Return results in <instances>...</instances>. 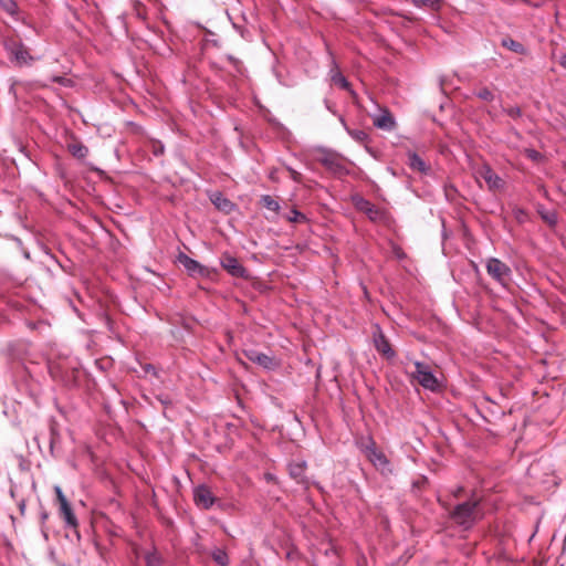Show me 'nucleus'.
Segmentation results:
<instances>
[{
  "label": "nucleus",
  "mask_w": 566,
  "mask_h": 566,
  "mask_svg": "<svg viewBox=\"0 0 566 566\" xmlns=\"http://www.w3.org/2000/svg\"><path fill=\"white\" fill-rule=\"evenodd\" d=\"M479 501L460 503L450 511V518L463 530H470L481 518Z\"/></svg>",
  "instance_id": "obj_1"
},
{
  "label": "nucleus",
  "mask_w": 566,
  "mask_h": 566,
  "mask_svg": "<svg viewBox=\"0 0 566 566\" xmlns=\"http://www.w3.org/2000/svg\"><path fill=\"white\" fill-rule=\"evenodd\" d=\"M3 48L8 53L9 60L17 66L31 65L34 61L28 48L20 40L6 38L3 40Z\"/></svg>",
  "instance_id": "obj_2"
},
{
  "label": "nucleus",
  "mask_w": 566,
  "mask_h": 566,
  "mask_svg": "<svg viewBox=\"0 0 566 566\" xmlns=\"http://www.w3.org/2000/svg\"><path fill=\"white\" fill-rule=\"evenodd\" d=\"M488 274L501 286L507 287L511 281L512 271L507 264L497 258H489L485 262Z\"/></svg>",
  "instance_id": "obj_3"
},
{
  "label": "nucleus",
  "mask_w": 566,
  "mask_h": 566,
  "mask_svg": "<svg viewBox=\"0 0 566 566\" xmlns=\"http://www.w3.org/2000/svg\"><path fill=\"white\" fill-rule=\"evenodd\" d=\"M415 370L411 377L416 379L424 389L434 391L439 387L437 377L433 375L430 366L422 361H415Z\"/></svg>",
  "instance_id": "obj_4"
},
{
  "label": "nucleus",
  "mask_w": 566,
  "mask_h": 566,
  "mask_svg": "<svg viewBox=\"0 0 566 566\" xmlns=\"http://www.w3.org/2000/svg\"><path fill=\"white\" fill-rule=\"evenodd\" d=\"M361 450L378 470L381 472L390 471L389 460L384 452L377 449L375 441L370 437L366 442L361 443Z\"/></svg>",
  "instance_id": "obj_5"
},
{
  "label": "nucleus",
  "mask_w": 566,
  "mask_h": 566,
  "mask_svg": "<svg viewBox=\"0 0 566 566\" xmlns=\"http://www.w3.org/2000/svg\"><path fill=\"white\" fill-rule=\"evenodd\" d=\"M54 492L59 504L60 515L63 517L66 527L76 528L78 525L77 518L73 512V509L64 495L61 486L55 485Z\"/></svg>",
  "instance_id": "obj_6"
},
{
  "label": "nucleus",
  "mask_w": 566,
  "mask_h": 566,
  "mask_svg": "<svg viewBox=\"0 0 566 566\" xmlns=\"http://www.w3.org/2000/svg\"><path fill=\"white\" fill-rule=\"evenodd\" d=\"M221 266L232 276L245 279L248 277L247 269L239 262L237 258L229 253H223L220 259Z\"/></svg>",
  "instance_id": "obj_7"
},
{
  "label": "nucleus",
  "mask_w": 566,
  "mask_h": 566,
  "mask_svg": "<svg viewBox=\"0 0 566 566\" xmlns=\"http://www.w3.org/2000/svg\"><path fill=\"white\" fill-rule=\"evenodd\" d=\"M193 501L197 506L209 510L216 502V497L207 485H199L193 490Z\"/></svg>",
  "instance_id": "obj_8"
},
{
  "label": "nucleus",
  "mask_w": 566,
  "mask_h": 566,
  "mask_svg": "<svg viewBox=\"0 0 566 566\" xmlns=\"http://www.w3.org/2000/svg\"><path fill=\"white\" fill-rule=\"evenodd\" d=\"M178 261L191 276H208L209 274V271L206 266L185 253H180L178 255Z\"/></svg>",
  "instance_id": "obj_9"
},
{
  "label": "nucleus",
  "mask_w": 566,
  "mask_h": 566,
  "mask_svg": "<svg viewBox=\"0 0 566 566\" xmlns=\"http://www.w3.org/2000/svg\"><path fill=\"white\" fill-rule=\"evenodd\" d=\"M244 354L250 361L263 367L264 369L271 370L277 367V363L275 361L274 357L264 353L255 349H249L245 350Z\"/></svg>",
  "instance_id": "obj_10"
},
{
  "label": "nucleus",
  "mask_w": 566,
  "mask_h": 566,
  "mask_svg": "<svg viewBox=\"0 0 566 566\" xmlns=\"http://www.w3.org/2000/svg\"><path fill=\"white\" fill-rule=\"evenodd\" d=\"M371 118L374 126L379 129L391 132L396 128V119L388 108H381L380 113Z\"/></svg>",
  "instance_id": "obj_11"
},
{
  "label": "nucleus",
  "mask_w": 566,
  "mask_h": 566,
  "mask_svg": "<svg viewBox=\"0 0 566 566\" xmlns=\"http://www.w3.org/2000/svg\"><path fill=\"white\" fill-rule=\"evenodd\" d=\"M328 75H329L331 82L334 85L348 91L353 96H355V92L352 90L350 83L342 74V72L339 71V67L333 56H332V61H331V70L328 72Z\"/></svg>",
  "instance_id": "obj_12"
},
{
  "label": "nucleus",
  "mask_w": 566,
  "mask_h": 566,
  "mask_svg": "<svg viewBox=\"0 0 566 566\" xmlns=\"http://www.w3.org/2000/svg\"><path fill=\"white\" fill-rule=\"evenodd\" d=\"M480 175L492 191L502 190L505 186V181L488 165L482 167Z\"/></svg>",
  "instance_id": "obj_13"
},
{
  "label": "nucleus",
  "mask_w": 566,
  "mask_h": 566,
  "mask_svg": "<svg viewBox=\"0 0 566 566\" xmlns=\"http://www.w3.org/2000/svg\"><path fill=\"white\" fill-rule=\"evenodd\" d=\"M374 345L378 353L385 356L387 359H391L396 356L395 350L391 348L388 339L377 326L376 332H374Z\"/></svg>",
  "instance_id": "obj_14"
},
{
  "label": "nucleus",
  "mask_w": 566,
  "mask_h": 566,
  "mask_svg": "<svg viewBox=\"0 0 566 566\" xmlns=\"http://www.w3.org/2000/svg\"><path fill=\"white\" fill-rule=\"evenodd\" d=\"M408 166L411 170L427 175L430 171V166L415 151L409 150L407 153Z\"/></svg>",
  "instance_id": "obj_15"
},
{
  "label": "nucleus",
  "mask_w": 566,
  "mask_h": 566,
  "mask_svg": "<svg viewBox=\"0 0 566 566\" xmlns=\"http://www.w3.org/2000/svg\"><path fill=\"white\" fill-rule=\"evenodd\" d=\"M211 202L216 206L217 209L223 211L226 213H230L234 209V203L229 200L223 193L220 191H216L210 195Z\"/></svg>",
  "instance_id": "obj_16"
},
{
  "label": "nucleus",
  "mask_w": 566,
  "mask_h": 566,
  "mask_svg": "<svg viewBox=\"0 0 566 566\" xmlns=\"http://www.w3.org/2000/svg\"><path fill=\"white\" fill-rule=\"evenodd\" d=\"M306 469V463L304 461L301 462H293L289 464V473L291 478L294 480L301 482L303 481L304 473Z\"/></svg>",
  "instance_id": "obj_17"
},
{
  "label": "nucleus",
  "mask_w": 566,
  "mask_h": 566,
  "mask_svg": "<svg viewBox=\"0 0 566 566\" xmlns=\"http://www.w3.org/2000/svg\"><path fill=\"white\" fill-rule=\"evenodd\" d=\"M67 150L73 157L77 159H84L88 154V148L81 142L69 144Z\"/></svg>",
  "instance_id": "obj_18"
},
{
  "label": "nucleus",
  "mask_w": 566,
  "mask_h": 566,
  "mask_svg": "<svg viewBox=\"0 0 566 566\" xmlns=\"http://www.w3.org/2000/svg\"><path fill=\"white\" fill-rule=\"evenodd\" d=\"M213 562L219 566H229L230 558L226 549L216 547L210 553Z\"/></svg>",
  "instance_id": "obj_19"
},
{
  "label": "nucleus",
  "mask_w": 566,
  "mask_h": 566,
  "mask_svg": "<svg viewBox=\"0 0 566 566\" xmlns=\"http://www.w3.org/2000/svg\"><path fill=\"white\" fill-rule=\"evenodd\" d=\"M501 44H502V46L506 48L507 50H510V51H512L514 53H518V54H525L526 53L525 46L522 43H520V42H517V41H515V40H513L511 38L502 39Z\"/></svg>",
  "instance_id": "obj_20"
},
{
  "label": "nucleus",
  "mask_w": 566,
  "mask_h": 566,
  "mask_svg": "<svg viewBox=\"0 0 566 566\" xmlns=\"http://www.w3.org/2000/svg\"><path fill=\"white\" fill-rule=\"evenodd\" d=\"M342 123L347 132V134L357 143L364 144L367 143L369 139L368 134L363 129H352L346 126L345 120L342 119Z\"/></svg>",
  "instance_id": "obj_21"
},
{
  "label": "nucleus",
  "mask_w": 566,
  "mask_h": 566,
  "mask_svg": "<svg viewBox=\"0 0 566 566\" xmlns=\"http://www.w3.org/2000/svg\"><path fill=\"white\" fill-rule=\"evenodd\" d=\"M417 8H428L434 11L440 10L442 0H410Z\"/></svg>",
  "instance_id": "obj_22"
},
{
  "label": "nucleus",
  "mask_w": 566,
  "mask_h": 566,
  "mask_svg": "<svg viewBox=\"0 0 566 566\" xmlns=\"http://www.w3.org/2000/svg\"><path fill=\"white\" fill-rule=\"evenodd\" d=\"M360 210L365 211L366 214L371 219V220H375L378 218V216L380 214V211L378 208H376V206H374L373 203H370L369 201L367 200H361V203L359 206Z\"/></svg>",
  "instance_id": "obj_23"
},
{
  "label": "nucleus",
  "mask_w": 566,
  "mask_h": 566,
  "mask_svg": "<svg viewBox=\"0 0 566 566\" xmlns=\"http://www.w3.org/2000/svg\"><path fill=\"white\" fill-rule=\"evenodd\" d=\"M261 205L268 210L277 212L280 210V203L272 198L270 195H264L261 197Z\"/></svg>",
  "instance_id": "obj_24"
},
{
  "label": "nucleus",
  "mask_w": 566,
  "mask_h": 566,
  "mask_svg": "<svg viewBox=\"0 0 566 566\" xmlns=\"http://www.w3.org/2000/svg\"><path fill=\"white\" fill-rule=\"evenodd\" d=\"M286 220L292 223H304L307 222V217L296 209H292L289 214L285 216Z\"/></svg>",
  "instance_id": "obj_25"
},
{
  "label": "nucleus",
  "mask_w": 566,
  "mask_h": 566,
  "mask_svg": "<svg viewBox=\"0 0 566 566\" xmlns=\"http://www.w3.org/2000/svg\"><path fill=\"white\" fill-rule=\"evenodd\" d=\"M132 7H133V12L136 15V18H138L140 20H146V18H147L146 7L139 0H132Z\"/></svg>",
  "instance_id": "obj_26"
},
{
  "label": "nucleus",
  "mask_w": 566,
  "mask_h": 566,
  "mask_svg": "<svg viewBox=\"0 0 566 566\" xmlns=\"http://www.w3.org/2000/svg\"><path fill=\"white\" fill-rule=\"evenodd\" d=\"M0 7L12 17L18 14V4L14 0H0Z\"/></svg>",
  "instance_id": "obj_27"
},
{
  "label": "nucleus",
  "mask_w": 566,
  "mask_h": 566,
  "mask_svg": "<svg viewBox=\"0 0 566 566\" xmlns=\"http://www.w3.org/2000/svg\"><path fill=\"white\" fill-rule=\"evenodd\" d=\"M474 94L476 97H479L480 99L485 101V102H492L494 99L493 92L491 90H489L488 87H482L479 91H476Z\"/></svg>",
  "instance_id": "obj_28"
},
{
  "label": "nucleus",
  "mask_w": 566,
  "mask_h": 566,
  "mask_svg": "<svg viewBox=\"0 0 566 566\" xmlns=\"http://www.w3.org/2000/svg\"><path fill=\"white\" fill-rule=\"evenodd\" d=\"M145 560L146 566H163V560L157 553H148Z\"/></svg>",
  "instance_id": "obj_29"
},
{
  "label": "nucleus",
  "mask_w": 566,
  "mask_h": 566,
  "mask_svg": "<svg viewBox=\"0 0 566 566\" xmlns=\"http://www.w3.org/2000/svg\"><path fill=\"white\" fill-rule=\"evenodd\" d=\"M51 81L53 83H57L64 87H72L74 85V82L73 80L69 78V77H65V76H52L51 77Z\"/></svg>",
  "instance_id": "obj_30"
},
{
  "label": "nucleus",
  "mask_w": 566,
  "mask_h": 566,
  "mask_svg": "<svg viewBox=\"0 0 566 566\" xmlns=\"http://www.w3.org/2000/svg\"><path fill=\"white\" fill-rule=\"evenodd\" d=\"M510 117L516 119L522 116V109L518 106H512L503 109Z\"/></svg>",
  "instance_id": "obj_31"
},
{
  "label": "nucleus",
  "mask_w": 566,
  "mask_h": 566,
  "mask_svg": "<svg viewBox=\"0 0 566 566\" xmlns=\"http://www.w3.org/2000/svg\"><path fill=\"white\" fill-rule=\"evenodd\" d=\"M524 153H525L526 157L533 161H538L542 158L541 153H538L537 150H535L533 148H525Z\"/></svg>",
  "instance_id": "obj_32"
},
{
  "label": "nucleus",
  "mask_w": 566,
  "mask_h": 566,
  "mask_svg": "<svg viewBox=\"0 0 566 566\" xmlns=\"http://www.w3.org/2000/svg\"><path fill=\"white\" fill-rule=\"evenodd\" d=\"M287 171L290 172V176L291 178L295 181V182H301L302 181V175L296 171L295 169H293L292 167H286Z\"/></svg>",
  "instance_id": "obj_33"
},
{
  "label": "nucleus",
  "mask_w": 566,
  "mask_h": 566,
  "mask_svg": "<svg viewBox=\"0 0 566 566\" xmlns=\"http://www.w3.org/2000/svg\"><path fill=\"white\" fill-rule=\"evenodd\" d=\"M55 439H56V433H55L54 429H51V440H50V449H51V451L53 450V444L55 442Z\"/></svg>",
  "instance_id": "obj_34"
},
{
  "label": "nucleus",
  "mask_w": 566,
  "mask_h": 566,
  "mask_svg": "<svg viewBox=\"0 0 566 566\" xmlns=\"http://www.w3.org/2000/svg\"><path fill=\"white\" fill-rule=\"evenodd\" d=\"M558 62H559V65L566 70V54H562L559 56Z\"/></svg>",
  "instance_id": "obj_35"
},
{
  "label": "nucleus",
  "mask_w": 566,
  "mask_h": 566,
  "mask_svg": "<svg viewBox=\"0 0 566 566\" xmlns=\"http://www.w3.org/2000/svg\"><path fill=\"white\" fill-rule=\"evenodd\" d=\"M49 518V512L45 510H42L41 512V522L44 524V522Z\"/></svg>",
  "instance_id": "obj_36"
},
{
  "label": "nucleus",
  "mask_w": 566,
  "mask_h": 566,
  "mask_svg": "<svg viewBox=\"0 0 566 566\" xmlns=\"http://www.w3.org/2000/svg\"><path fill=\"white\" fill-rule=\"evenodd\" d=\"M228 60H229L231 63H233V65H234L235 67H237V66L239 65V63H240V62H239V60H238V59H235V57H234V56H232V55H228Z\"/></svg>",
  "instance_id": "obj_37"
},
{
  "label": "nucleus",
  "mask_w": 566,
  "mask_h": 566,
  "mask_svg": "<svg viewBox=\"0 0 566 566\" xmlns=\"http://www.w3.org/2000/svg\"><path fill=\"white\" fill-rule=\"evenodd\" d=\"M322 163H323L324 165H326V166H332V165L334 164V163H333V160H331V159H328V158L323 159V160H322Z\"/></svg>",
  "instance_id": "obj_38"
},
{
  "label": "nucleus",
  "mask_w": 566,
  "mask_h": 566,
  "mask_svg": "<svg viewBox=\"0 0 566 566\" xmlns=\"http://www.w3.org/2000/svg\"><path fill=\"white\" fill-rule=\"evenodd\" d=\"M461 491H462V488H458V489L455 490V492L453 493V494H454V496H458V495H459V493H460Z\"/></svg>",
  "instance_id": "obj_39"
},
{
  "label": "nucleus",
  "mask_w": 566,
  "mask_h": 566,
  "mask_svg": "<svg viewBox=\"0 0 566 566\" xmlns=\"http://www.w3.org/2000/svg\"><path fill=\"white\" fill-rule=\"evenodd\" d=\"M274 177H275V174H274V172H271L270 178H272V179H273Z\"/></svg>",
  "instance_id": "obj_40"
}]
</instances>
